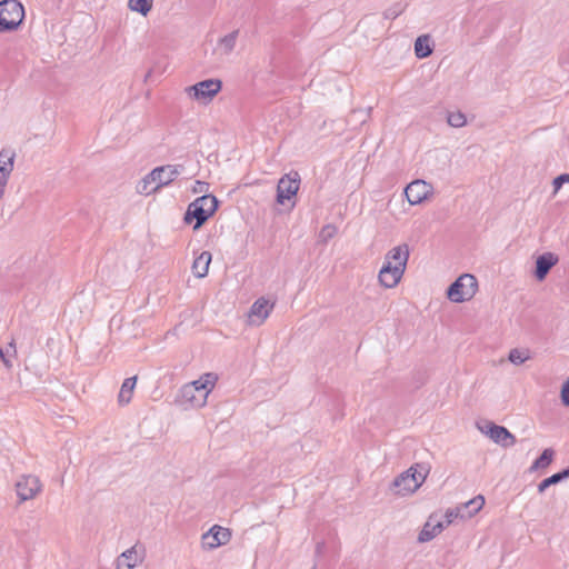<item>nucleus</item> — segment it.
<instances>
[{"instance_id": "1", "label": "nucleus", "mask_w": 569, "mask_h": 569, "mask_svg": "<svg viewBox=\"0 0 569 569\" xmlns=\"http://www.w3.org/2000/svg\"><path fill=\"white\" fill-rule=\"evenodd\" d=\"M181 166L167 164L154 168L137 186L141 194H150L171 183L181 172Z\"/></svg>"}, {"instance_id": "2", "label": "nucleus", "mask_w": 569, "mask_h": 569, "mask_svg": "<svg viewBox=\"0 0 569 569\" xmlns=\"http://www.w3.org/2000/svg\"><path fill=\"white\" fill-rule=\"evenodd\" d=\"M428 473L429 469L422 465L411 466L393 479L391 489L399 496L413 493L423 483Z\"/></svg>"}, {"instance_id": "3", "label": "nucleus", "mask_w": 569, "mask_h": 569, "mask_svg": "<svg viewBox=\"0 0 569 569\" xmlns=\"http://www.w3.org/2000/svg\"><path fill=\"white\" fill-rule=\"evenodd\" d=\"M218 207V200L212 194H203L191 202L186 212L184 220L196 219L194 229L201 227L211 217Z\"/></svg>"}, {"instance_id": "4", "label": "nucleus", "mask_w": 569, "mask_h": 569, "mask_svg": "<svg viewBox=\"0 0 569 569\" xmlns=\"http://www.w3.org/2000/svg\"><path fill=\"white\" fill-rule=\"evenodd\" d=\"M222 82L219 79H207L184 89L187 97L201 104H209L220 92Z\"/></svg>"}, {"instance_id": "5", "label": "nucleus", "mask_w": 569, "mask_h": 569, "mask_svg": "<svg viewBox=\"0 0 569 569\" xmlns=\"http://www.w3.org/2000/svg\"><path fill=\"white\" fill-rule=\"evenodd\" d=\"M478 290V281L470 273L461 274L452 282L448 290L447 297L452 302H463L470 300Z\"/></svg>"}, {"instance_id": "6", "label": "nucleus", "mask_w": 569, "mask_h": 569, "mask_svg": "<svg viewBox=\"0 0 569 569\" xmlns=\"http://www.w3.org/2000/svg\"><path fill=\"white\" fill-rule=\"evenodd\" d=\"M24 17L22 4L17 0H3L0 2V21L4 29L12 31L17 29Z\"/></svg>"}, {"instance_id": "7", "label": "nucleus", "mask_w": 569, "mask_h": 569, "mask_svg": "<svg viewBox=\"0 0 569 569\" xmlns=\"http://www.w3.org/2000/svg\"><path fill=\"white\" fill-rule=\"evenodd\" d=\"M479 430L502 448H510L517 441L516 437L506 427L492 421H486L483 426H479Z\"/></svg>"}, {"instance_id": "8", "label": "nucleus", "mask_w": 569, "mask_h": 569, "mask_svg": "<svg viewBox=\"0 0 569 569\" xmlns=\"http://www.w3.org/2000/svg\"><path fill=\"white\" fill-rule=\"evenodd\" d=\"M16 151L11 148L0 150V200L3 198L7 184L14 170Z\"/></svg>"}, {"instance_id": "9", "label": "nucleus", "mask_w": 569, "mask_h": 569, "mask_svg": "<svg viewBox=\"0 0 569 569\" xmlns=\"http://www.w3.org/2000/svg\"><path fill=\"white\" fill-rule=\"evenodd\" d=\"M300 186L298 172H291L283 176L277 186V202L283 204L286 200L293 198Z\"/></svg>"}, {"instance_id": "10", "label": "nucleus", "mask_w": 569, "mask_h": 569, "mask_svg": "<svg viewBox=\"0 0 569 569\" xmlns=\"http://www.w3.org/2000/svg\"><path fill=\"white\" fill-rule=\"evenodd\" d=\"M433 193V187L425 180H413L406 189L405 194L412 206L420 204Z\"/></svg>"}, {"instance_id": "11", "label": "nucleus", "mask_w": 569, "mask_h": 569, "mask_svg": "<svg viewBox=\"0 0 569 569\" xmlns=\"http://www.w3.org/2000/svg\"><path fill=\"white\" fill-rule=\"evenodd\" d=\"M230 539L231 532L229 529L214 525L202 535L201 542L204 549L212 550L219 546L228 543Z\"/></svg>"}, {"instance_id": "12", "label": "nucleus", "mask_w": 569, "mask_h": 569, "mask_svg": "<svg viewBox=\"0 0 569 569\" xmlns=\"http://www.w3.org/2000/svg\"><path fill=\"white\" fill-rule=\"evenodd\" d=\"M403 268L390 266V262L383 263L379 273V283L388 289L395 288L405 274Z\"/></svg>"}, {"instance_id": "13", "label": "nucleus", "mask_w": 569, "mask_h": 569, "mask_svg": "<svg viewBox=\"0 0 569 569\" xmlns=\"http://www.w3.org/2000/svg\"><path fill=\"white\" fill-rule=\"evenodd\" d=\"M17 495L21 501L32 499L41 489L40 481L34 476H24L16 485Z\"/></svg>"}, {"instance_id": "14", "label": "nucleus", "mask_w": 569, "mask_h": 569, "mask_svg": "<svg viewBox=\"0 0 569 569\" xmlns=\"http://www.w3.org/2000/svg\"><path fill=\"white\" fill-rule=\"evenodd\" d=\"M143 557L144 549L134 545L117 558V569H133L137 563L143 560Z\"/></svg>"}, {"instance_id": "15", "label": "nucleus", "mask_w": 569, "mask_h": 569, "mask_svg": "<svg viewBox=\"0 0 569 569\" xmlns=\"http://www.w3.org/2000/svg\"><path fill=\"white\" fill-rule=\"evenodd\" d=\"M409 257V246L407 243H401L399 246L391 248L385 254L383 263L390 262V266L403 268V270H406Z\"/></svg>"}, {"instance_id": "16", "label": "nucleus", "mask_w": 569, "mask_h": 569, "mask_svg": "<svg viewBox=\"0 0 569 569\" xmlns=\"http://www.w3.org/2000/svg\"><path fill=\"white\" fill-rule=\"evenodd\" d=\"M559 261V258L557 254L552 252H545L540 254L536 259V270H535V277L542 281L547 274L549 273L550 269L556 266Z\"/></svg>"}, {"instance_id": "17", "label": "nucleus", "mask_w": 569, "mask_h": 569, "mask_svg": "<svg viewBox=\"0 0 569 569\" xmlns=\"http://www.w3.org/2000/svg\"><path fill=\"white\" fill-rule=\"evenodd\" d=\"M218 380V377L213 372H208L202 375L198 380H194L192 382L186 383L184 386H191V388L196 389L197 393L206 396L208 398L210 391L213 389L216 382Z\"/></svg>"}, {"instance_id": "18", "label": "nucleus", "mask_w": 569, "mask_h": 569, "mask_svg": "<svg viewBox=\"0 0 569 569\" xmlns=\"http://www.w3.org/2000/svg\"><path fill=\"white\" fill-rule=\"evenodd\" d=\"M238 34H239V31L234 30V31L223 36L222 38H220L214 48V54H217L221 58L229 56L236 47Z\"/></svg>"}, {"instance_id": "19", "label": "nucleus", "mask_w": 569, "mask_h": 569, "mask_svg": "<svg viewBox=\"0 0 569 569\" xmlns=\"http://www.w3.org/2000/svg\"><path fill=\"white\" fill-rule=\"evenodd\" d=\"M179 395L184 403H189L193 408H201L207 402L204 393H197L196 389H192L191 386H182L179 390Z\"/></svg>"}, {"instance_id": "20", "label": "nucleus", "mask_w": 569, "mask_h": 569, "mask_svg": "<svg viewBox=\"0 0 569 569\" xmlns=\"http://www.w3.org/2000/svg\"><path fill=\"white\" fill-rule=\"evenodd\" d=\"M273 307V301L264 297H261L250 308L249 317H256L262 320L267 319L270 316Z\"/></svg>"}, {"instance_id": "21", "label": "nucleus", "mask_w": 569, "mask_h": 569, "mask_svg": "<svg viewBox=\"0 0 569 569\" xmlns=\"http://www.w3.org/2000/svg\"><path fill=\"white\" fill-rule=\"evenodd\" d=\"M211 259L212 256L209 251H202L198 257L194 258L191 267L194 277L204 278L208 274Z\"/></svg>"}, {"instance_id": "22", "label": "nucleus", "mask_w": 569, "mask_h": 569, "mask_svg": "<svg viewBox=\"0 0 569 569\" xmlns=\"http://www.w3.org/2000/svg\"><path fill=\"white\" fill-rule=\"evenodd\" d=\"M443 529L445 523L442 521H438L436 525H431L429 521H427L418 535V541L428 542L432 540L437 535H439Z\"/></svg>"}, {"instance_id": "23", "label": "nucleus", "mask_w": 569, "mask_h": 569, "mask_svg": "<svg viewBox=\"0 0 569 569\" xmlns=\"http://www.w3.org/2000/svg\"><path fill=\"white\" fill-rule=\"evenodd\" d=\"M137 385V376L126 378L122 382L118 395V402L120 405H128L131 401L133 390Z\"/></svg>"}, {"instance_id": "24", "label": "nucleus", "mask_w": 569, "mask_h": 569, "mask_svg": "<svg viewBox=\"0 0 569 569\" xmlns=\"http://www.w3.org/2000/svg\"><path fill=\"white\" fill-rule=\"evenodd\" d=\"M569 478V466L563 468L562 470L551 475L548 478H545L538 483V492H545L550 486L560 483L561 481Z\"/></svg>"}, {"instance_id": "25", "label": "nucleus", "mask_w": 569, "mask_h": 569, "mask_svg": "<svg viewBox=\"0 0 569 569\" xmlns=\"http://www.w3.org/2000/svg\"><path fill=\"white\" fill-rule=\"evenodd\" d=\"M431 38L428 34L419 36L415 42V53L418 58L423 59L432 53V47L430 44Z\"/></svg>"}, {"instance_id": "26", "label": "nucleus", "mask_w": 569, "mask_h": 569, "mask_svg": "<svg viewBox=\"0 0 569 569\" xmlns=\"http://www.w3.org/2000/svg\"><path fill=\"white\" fill-rule=\"evenodd\" d=\"M483 505V496L478 495L469 501L462 503L460 507L462 509V513H465L466 517L471 518L482 509Z\"/></svg>"}, {"instance_id": "27", "label": "nucleus", "mask_w": 569, "mask_h": 569, "mask_svg": "<svg viewBox=\"0 0 569 569\" xmlns=\"http://www.w3.org/2000/svg\"><path fill=\"white\" fill-rule=\"evenodd\" d=\"M17 356L16 342L12 338L11 341L6 346L0 348V359L6 366L7 369L12 368V359Z\"/></svg>"}, {"instance_id": "28", "label": "nucleus", "mask_w": 569, "mask_h": 569, "mask_svg": "<svg viewBox=\"0 0 569 569\" xmlns=\"http://www.w3.org/2000/svg\"><path fill=\"white\" fill-rule=\"evenodd\" d=\"M555 451L551 448L543 449L540 456L532 462L530 470L547 468L553 460Z\"/></svg>"}, {"instance_id": "29", "label": "nucleus", "mask_w": 569, "mask_h": 569, "mask_svg": "<svg viewBox=\"0 0 569 569\" xmlns=\"http://www.w3.org/2000/svg\"><path fill=\"white\" fill-rule=\"evenodd\" d=\"M153 0H129L128 8L146 17L152 9Z\"/></svg>"}, {"instance_id": "30", "label": "nucleus", "mask_w": 569, "mask_h": 569, "mask_svg": "<svg viewBox=\"0 0 569 569\" xmlns=\"http://www.w3.org/2000/svg\"><path fill=\"white\" fill-rule=\"evenodd\" d=\"M529 358V350H520L518 348L511 349L508 355V360L516 366L522 365Z\"/></svg>"}, {"instance_id": "31", "label": "nucleus", "mask_w": 569, "mask_h": 569, "mask_svg": "<svg viewBox=\"0 0 569 569\" xmlns=\"http://www.w3.org/2000/svg\"><path fill=\"white\" fill-rule=\"evenodd\" d=\"M447 122L452 128H462L467 124V118L461 111L449 112Z\"/></svg>"}, {"instance_id": "32", "label": "nucleus", "mask_w": 569, "mask_h": 569, "mask_svg": "<svg viewBox=\"0 0 569 569\" xmlns=\"http://www.w3.org/2000/svg\"><path fill=\"white\" fill-rule=\"evenodd\" d=\"M445 517H446V522H443V523L446 527V526L450 525L453 521V519H456L458 517L465 518L466 515L462 513L461 507H457L455 510L448 509Z\"/></svg>"}, {"instance_id": "33", "label": "nucleus", "mask_w": 569, "mask_h": 569, "mask_svg": "<svg viewBox=\"0 0 569 569\" xmlns=\"http://www.w3.org/2000/svg\"><path fill=\"white\" fill-rule=\"evenodd\" d=\"M560 399L563 406L569 407V378L561 386Z\"/></svg>"}, {"instance_id": "34", "label": "nucleus", "mask_w": 569, "mask_h": 569, "mask_svg": "<svg viewBox=\"0 0 569 569\" xmlns=\"http://www.w3.org/2000/svg\"><path fill=\"white\" fill-rule=\"evenodd\" d=\"M336 233V228L331 224L325 226L320 231V238L322 241H328Z\"/></svg>"}, {"instance_id": "35", "label": "nucleus", "mask_w": 569, "mask_h": 569, "mask_svg": "<svg viewBox=\"0 0 569 569\" xmlns=\"http://www.w3.org/2000/svg\"><path fill=\"white\" fill-rule=\"evenodd\" d=\"M208 190V183L203 181H196V186L193 188V191L197 193H202Z\"/></svg>"}, {"instance_id": "36", "label": "nucleus", "mask_w": 569, "mask_h": 569, "mask_svg": "<svg viewBox=\"0 0 569 569\" xmlns=\"http://www.w3.org/2000/svg\"><path fill=\"white\" fill-rule=\"evenodd\" d=\"M552 184H553V193L556 194L563 184L562 180H560V176H558L557 178L553 179Z\"/></svg>"}, {"instance_id": "37", "label": "nucleus", "mask_w": 569, "mask_h": 569, "mask_svg": "<svg viewBox=\"0 0 569 569\" xmlns=\"http://www.w3.org/2000/svg\"><path fill=\"white\" fill-rule=\"evenodd\" d=\"M323 549H325V541L317 542L316 555L320 556L322 553Z\"/></svg>"}, {"instance_id": "38", "label": "nucleus", "mask_w": 569, "mask_h": 569, "mask_svg": "<svg viewBox=\"0 0 569 569\" xmlns=\"http://www.w3.org/2000/svg\"><path fill=\"white\" fill-rule=\"evenodd\" d=\"M560 180H562L563 183H569V173L560 174Z\"/></svg>"}, {"instance_id": "39", "label": "nucleus", "mask_w": 569, "mask_h": 569, "mask_svg": "<svg viewBox=\"0 0 569 569\" xmlns=\"http://www.w3.org/2000/svg\"><path fill=\"white\" fill-rule=\"evenodd\" d=\"M178 328H179V326H174V328H173L172 330H169V331L167 332V338H168L170 335H177Z\"/></svg>"}, {"instance_id": "40", "label": "nucleus", "mask_w": 569, "mask_h": 569, "mask_svg": "<svg viewBox=\"0 0 569 569\" xmlns=\"http://www.w3.org/2000/svg\"><path fill=\"white\" fill-rule=\"evenodd\" d=\"M8 29H4L3 23L0 21V32H6Z\"/></svg>"}, {"instance_id": "41", "label": "nucleus", "mask_w": 569, "mask_h": 569, "mask_svg": "<svg viewBox=\"0 0 569 569\" xmlns=\"http://www.w3.org/2000/svg\"><path fill=\"white\" fill-rule=\"evenodd\" d=\"M249 325H252L253 322H248ZM257 325H261V321L256 322Z\"/></svg>"}, {"instance_id": "42", "label": "nucleus", "mask_w": 569, "mask_h": 569, "mask_svg": "<svg viewBox=\"0 0 569 569\" xmlns=\"http://www.w3.org/2000/svg\"><path fill=\"white\" fill-rule=\"evenodd\" d=\"M312 569H316V567H313Z\"/></svg>"}]
</instances>
